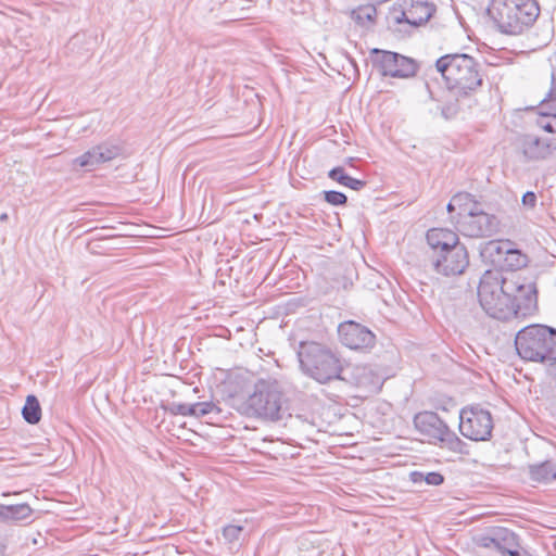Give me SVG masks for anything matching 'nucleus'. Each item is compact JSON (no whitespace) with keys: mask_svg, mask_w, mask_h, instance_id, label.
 Wrapping results in <instances>:
<instances>
[{"mask_svg":"<svg viewBox=\"0 0 556 556\" xmlns=\"http://www.w3.org/2000/svg\"><path fill=\"white\" fill-rule=\"evenodd\" d=\"M233 407L242 416L264 422H279L290 416L288 400L276 380H257L252 392L235 400Z\"/></svg>","mask_w":556,"mask_h":556,"instance_id":"1","label":"nucleus"},{"mask_svg":"<svg viewBox=\"0 0 556 556\" xmlns=\"http://www.w3.org/2000/svg\"><path fill=\"white\" fill-rule=\"evenodd\" d=\"M296 355L303 374L315 381L325 384L333 380H344L343 361L330 348L315 341H302Z\"/></svg>","mask_w":556,"mask_h":556,"instance_id":"2","label":"nucleus"},{"mask_svg":"<svg viewBox=\"0 0 556 556\" xmlns=\"http://www.w3.org/2000/svg\"><path fill=\"white\" fill-rule=\"evenodd\" d=\"M513 282L507 281V276L502 273L486 270L478 287V298L481 307L492 318L509 320L516 317L511 291Z\"/></svg>","mask_w":556,"mask_h":556,"instance_id":"3","label":"nucleus"},{"mask_svg":"<svg viewBox=\"0 0 556 556\" xmlns=\"http://www.w3.org/2000/svg\"><path fill=\"white\" fill-rule=\"evenodd\" d=\"M515 345L521 358L547 364L549 375L556 378V329L528 326L517 333Z\"/></svg>","mask_w":556,"mask_h":556,"instance_id":"4","label":"nucleus"},{"mask_svg":"<svg viewBox=\"0 0 556 556\" xmlns=\"http://www.w3.org/2000/svg\"><path fill=\"white\" fill-rule=\"evenodd\" d=\"M486 12L500 31L519 35L536 21L540 7L535 0H491Z\"/></svg>","mask_w":556,"mask_h":556,"instance_id":"5","label":"nucleus"},{"mask_svg":"<svg viewBox=\"0 0 556 556\" xmlns=\"http://www.w3.org/2000/svg\"><path fill=\"white\" fill-rule=\"evenodd\" d=\"M435 67L447 84L450 92L469 96L482 85L478 62L469 54H445L437 60Z\"/></svg>","mask_w":556,"mask_h":556,"instance_id":"6","label":"nucleus"},{"mask_svg":"<svg viewBox=\"0 0 556 556\" xmlns=\"http://www.w3.org/2000/svg\"><path fill=\"white\" fill-rule=\"evenodd\" d=\"M415 428L424 435L440 442L455 453H465L466 443L434 412H421L414 417Z\"/></svg>","mask_w":556,"mask_h":556,"instance_id":"7","label":"nucleus"},{"mask_svg":"<svg viewBox=\"0 0 556 556\" xmlns=\"http://www.w3.org/2000/svg\"><path fill=\"white\" fill-rule=\"evenodd\" d=\"M493 418L480 405L466 406L459 413V431L472 441H488L492 437Z\"/></svg>","mask_w":556,"mask_h":556,"instance_id":"8","label":"nucleus"},{"mask_svg":"<svg viewBox=\"0 0 556 556\" xmlns=\"http://www.w3.org/2000/svg\"><path fill=\"white\" fill-rule=\"evenodd\" d=\"M371 63L382 76L408 78L416 74L415 60L400 53L374 48L370 50Z\"/></svg>","mask_w":556,"mask_h":556,"instance_id":"9","label":"nucleus"},{"mask_svg":"<svg viewBox=\"0 0 556 556\" xmlns=\"http://www.w3.org/2000/svg\"><path fill=\"white\" fill-rule=\"evenodd\" d=\"M455 228L465 237L491 238L500 231L501 220L496 215L485 212L480 204L478 210L457 220Z\"/></svg>","mask_w":556,"mask_h":556,"instance_id":"10","label":"nucleus"},{"mask_svg":"<svg viewBox=\"0 0 556 556\" xmlns=\"http://www.w3.org/2000/svg\"><path fill=\"white\" fill-rule=\"evenodd\" d=\"M434 7L424 0H396L393 4L390 18L394 24L406 23L418 27L426 24L434 13Z\"/></svg>","mask_w":556,"mask_h":556,"instance_id":"11","label":"nucleus"},{"mask_svg":"<svg viewBox=\"0 0 556 556\" xmlns=\"http://www.w3.org/2000/svg\"><path fill=\"white\" fill-rule=\"evenodd\" d=\"M468 266V251L462 243L447 250L439 251L431 256L432 269L446 277L462 275Z\"/></svg>","mask_w":556,"mask_h":556,"instance_id":"12","label":"nucleus"},{"mask_svg":"<svg viewBox=\"0 0 556 556\" xmlns=\"http://www.w3.org/2000/svg\"><path fill=\"white\" fill-rule=\"evenodd\" d=\"M507 281L513 282L516 287L515 290L511 291L516 317L532 313L538 306V290L535 283L515 274H511L509 277L507 276Z\"/></svg>","mask_w":556,"mask_h":556,"instance_id":"13","label":"nucleus"},{"mask_svg":"<svg viewBox=\"0 0 556 556\" xmlns=\"http://www.w3.org/2000/svg\"><path fill=\"white\" fill-rule=\"evenodd\" d=\"M338 333L341 343L351 350H368L376 342V336L367 327L353 320L341 324Z\"/></svg>","mask_w":556,"mask_h":556,"instance_id":"14","label":"nucleus"},{"mask_svg":"<svg viewBox=\"0 0 556 556\" xmlns=\"http://www.w3.org/2000/svg\"><path fill=\"white\" fill-rule=\"evenodd\" d=\"M123 147L118 143L102 142L74 160V164L88 170L110 162L123 154Z\"/></svg>","mask_w":556,"mask_h":556,"instance_id":"15","label":"nucleus"},{"mask_svg":"<svg viewBox=\"0 0 556 556\" xmlns=\"http://www.w3.org/2000/svg\"><path fill=\"white\" fill-rule=\"evenodd\" d=\"M477 545L486 551H495L502 556L513 555L511 549L518 547L517 536L507 529H498L492 535H480Z\"/></svg>","mask_w":556,"mask_h":556,"instance_id":"16","label":"nucleus"},{"mask_svg":"<svg viewBox=\"0 0 556 556\" xmlns=\"http://www.w3.org/2000/svg\"><path fill=\"white\" fill-rule=\"evenodd\" d=\"M510 240H491L484 243L480 250V255L485 264L494 267L493 271L500 273L505 253L509 251Z\"/></svg>","mask_w":556,"mask_h":556,"instance_id":"17","label":"nucleus"},{"mask_svg":"<svg viewBox=\"0 0 556 556\" xmlns=\"http://www.w3.org/2000/svg\"><path fill=\"white\" fill-rule=\"evenodd\" d=\"M426 239L430 248L433 250V254L460 243L457 233L445 228L429 229L427 231Z\"/></svg>","mask_w":556,"mask_h":556,"instance_id":"18","label":"nucleus"},{"mask_svg":"<svg viewBox=\"0 0 556 556\" xmlns=\"http://www.w3.org/2000/svg\"><path fill=\"white\" fill-rule=\"evenodd\" d=\"M520 147L527 160L545 159L549 153L548 144L534 135H523L520 138Z\"/></svg>","mask_w":556,"mask_h":556,"instance_id":"19","label":"nucleus"},{"mask_svg":"<svg viewBox=\"0 0 556 556\" xmlns=\"http://www.w3.org/2000/svg\"><path fill=\"white\" fill-rule=\"evenodd\" d=\"M33 509L28 504H0V522H20L31 517Z\"/></svg>","mask_w":556,"mask_h":556,"instance_id":"20","label":"nucleus"},{"mask_svg":"<svg viewBox=\"0 0 556 556\" xmlns=\"http://www.w3.org/2000/svg\"><path fill=\"white\" fill-rule=\"evenodd\" d=\"M456 204V215H452V224L455 226L457 220L464 219L467 214L478 210L481 202L477 201L475 197L468 192H458L452 197Z\"/></svg>","mask_w":556,"mask_h":556,"instance_id":"21","label":"nucleus"},{"mask_svg":"<svg viewBox=\"0 0 556 556\" xmlns=\"http://www.w3.org/2000/svg\"><path fill=\"white\" fill-rule=\"evenodd\" d=\"M530 480L539 483H549L556 479V464L545 460L528 467Z\"/></svg>","mask_w":556,"mask_h":556,"instance_id":"22","label":"nucleus"},{"mask_svg":"<svg viewBox=\"0 0 556 556\" xmlns=\"http://www.w3.org/2000/svg\"><path fill=\"white\" fill-rule=\"evenodd\" d=\"M507 249H509V251L504 255L500 273L503 270L516 271L527 265L528 256L522 253L521 250L517 249L514 242L510 241V247Z\"/></svg>","mask_w":556,"mask_h":556,"instance_id":"23","label":"nucleus"},{"mask_svg":"<svg viewBox=\"0 0 556 556\" xmlns=\"http://www.w3.org/2000/svg\"><path fill=\"white\" fill-rule=\"evenodd\" d=\"M328 177L337 181L338 184L355 191H359L366 186V181L351 177L345 173V169L341 166H337L330 169L328 173Z\"/></svg>","mask_w":556,"mask_h":556,"instance_id":"24","label":"nucleus"},{"mask_svg":"<svg viewBox=\"0 0 556 556\" xmlns=\"http://www.w3.org/2000/svg\"><path fill=\"white\" fill-rule=\"evenodd\" d=\"M22 415L26 422L36 425L41 419V406L38 399L30 394L26 397L25 404L22 408Z\"/></svg>","mask_w":556,"mask_h":556,"instance_id":"25","label":"nucleus"},{"mask_svg":"<svg viewBox=\"0 0 556 556\" xmlns=\"http://www.w3.org/2000/svg\"><path fill=\"white\" fill-rule=\"evenodd\" d=\"M377 15V9L374 4L359 5L351 13L352 18L362 26L366 23H374Z\"/></svg>","mask_w":556,"mask_h":556,"instance_id":"26","label":"nucleus"},{"mask_svg":"<svg viewBox=\"0 0 556 556\" xmlns=\"http://www.w3.org/2000/svg\"><path fill=\"white\" fill-rule=\"evenodd\" d=\"M410 481L415 484L427 483L428 485H441L444 482V476L437 471L424 472V471H412L409 473Z\"/></svg>","mask_w":556,"mask_h":556,"instance_id":"27","label":"nucleus"},{"mask_svg":"<svg viewBox=\"0 0 556 556\" xmlns=\"http://www.w3.org/2000/svg\"><path fill=\"white\" fill-rule=\"evenodd\" d=\"M466 97L467 96H456L454 92H451V99L446 100L441 106V115L445 119L455 118L460 111V98Z\"/></svg>","mask_w":556,"mask_h":556,"instance_id":"28","label":"nucleus"},{"mask_svg":"<svg viewBox=\"0 0 556 556\" xmlns=\"http://www.w3.org/2000/svg\"><path fill=\"white\" fill-rule=\"evenodd\" d=\"M383 380L379 375L374 374L370 368H363V376L359 379V386L367 387L370 391H379Z\"/></svg>","mask_w":556,"mask_h":556,"instance_id":"29","label":"nucleus"},{"mask_svg":"<svg viewBox=\"0 0 556 556\" xmlns=\"http://www.w3.org/2000/svg\"><path fill=\"white\" fill-rule=\"evenodd\" d=\"M244 531L241 525H228L223 528V536L228 543L235 544L242 539Z\"/></svg>","mask_w":556,"mask_h":556,"instance_id":"30","label":"nucleus"},{"mask_svg":"<svg viewBox=\"0 0 556 556\" xmlns=\"http://www.w3.org/2000/svg\"><path fill=\"white\" fill-rule=\"evenodd\" d=\"M540 114L543 116L556 117V93L551 96V91L547 97L540 103Z\"/></svg>","mask_w":556,"mask_h":556,"instance_id":"31","label":"nucleus"},{"mask_svg":"<svg viewBox=\"0 0 556 556\" xmlns=\"http://www.w3.org/2000/svg\"><path fill=\"white\" fill-rule=\"evenodd\" d=\"M324 200L333 206H344L348 203V197L340 191L327 190L323 192Z\"/></svg>","mask_w":556,"mask_h":556,"instance_id":"32","label":"nucleus"},{"mask_svg":"<svg viewBox=\"0 0 556 556\" xmlns=\"http://www.w3.org/2000/svg\"><path fill=\"white\" fill-rule=\"evenodd\" d=\"M191 415L192 417H202L208 415L213 410H217L219 413V408L213 402H198L191 404Z\"/></svg>","mask_w":556,"mask_h":556,"instance_id":"33","label":"nucleus"},{"mask_svg":"<svg viewBox=\"0 0 556 556\" xmlns=\"http://www.w3.org/2000/svg\"><path fill=\"white\" fill-rule=\"evenodd\" d=\"M167 409L173 415L190 416L192 408L191 404L172 403Z\"/></svg>","mask_w":556,"mask_h":556,"instance_id":"34","label":"nucleus"},{"mask_svg":"<svg viewBox=\"0 0 556 556\" xmlns=\"http://www.w3.org/2000/svg\"><path fill=\"white\" fill-rule=\"evenodd\" d=\"M522 205L528 208H534L536 205V194L532 191H527L521 199Z\"/></svg>","mask_w":556,"mask_h":556,"instance_id":"35","label":"nucleus"},{"mask_svg":"<svg viewBox=\"0 0 556 556\" xmlns=\"http://www.w3.org/2000/svg\"><path fill=\"white\" fill-rule=\"evenodd\" d=\"M542 128L547 132H556V117H553L549 122L542 124Z\"/></svg>","mask_w":556,"mask_h":556,"instance_id":"36","label":"nucleus"},{"mask_svg":"<svg viewBox=\"0 0 556 556\" xmlns=\"http://www.w3.org/2000/svg\"><path fill=\"white\" fill-rule=\"evenodd\" d=\"M446 210H447V212L450 214V220L452 222V215H456V212H457V207H456V204L454 203V199L453 198L447 203Z\"/></svg>","mask_w":556,"mask_h":556,"instance_id":"37","label":"nucleus"},{"mask_svg":"<svg viewBox=\"0 0 556 556\" xmlns=\"http://www.w3.org/2000/svg\"><path fill=\"white\" fill-rule=\"evenodd\" d=\"M556 93V64L553 65L551 96Z\"/></svg>","mask_w":556,"mask_h":556,"instance_id":"38","label":"nucleus"},{"mask_svg":"<svg viewBox=\"0 0 556 556\" xmlns=\"http://www.w3.org/2000/svg\"><path fill=\"white\" fill-rule=\"evenodd\" d=\"M8 219V214L3 213L0 215V220H7Z\"/></svg>","mask_w":556,"mask_h":556,"instance_id":"39","label":"nucleus"},{"mask_svg":"<svg viewBox=\"0 0 556 556\" xmlns=\"http://www.w3.org/2000/svg\"><path fill=\"white\" fill-rule=\"evenodd\" d=\"M350 62L353 64V66H356L355 60L350 58Z\"/></svg>","mask_w":556,"mask_h":556,"instance_id":"40","label":"nucleus"}]
</instances>
